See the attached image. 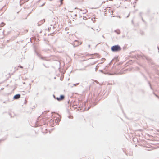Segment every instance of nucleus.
I'll use <instances>...</instances> for the list:
<instances>
[{"mask_svg":"<svg viewBox=\"0 0 159 159\" xmlns=\"http://www.w3.org/2000/svg\"><path fill=\"white\" fill-rule=\"evenodd\" d=\"M40 116H39L37 119V120L35 122V125L37 126H40L43 125L46 123V122H44V119H42L41 120H39V118Z\"/></svg>","mask_w":159,"mask_h":159,"instance_id":"obj_1","label":"nucleus"},{"mask_svg":"<svg viewBox=\"0 0 159 159\" xmlns=\"http://www.w3.org/2000/svg\"><path fill=\"white\" fill-rule=\"evenodd\" d=\"M111 50L113 52H117L120 51L121 48L118 45H115L111 47Z\"/></svg>","mask_w":159,"mask_h":159,"instance_id":"obj_2","label":"nucleus"},{"mask_svg":"<svg viewBox=\"0 0 159 159\" xmlns=\"http://www.w3.org/2000/svg\"><path fill=\"white\" fill-rule=\"evenodd\" d=\"M35 52L36 54L41 59L45 60V61H48V60H47L46 59V57H43L41 55L39 54L38 52H37L36 50H35Z\"/></svg>","mask_w":159,"mask_h":159,"instance_id":"obj_3","label":"nucleus"},{"mask_svg":"<svg viewBox=\"0 0 159 159\" xmlns=\"http://www.w3.org/2000/svg\"><path fill=\"white\" fill-rule=\"evenodd\" d=\"M82 43V42L75 40L73 42V44L74 47H76L81 44Z\"/></svg>","mask_w":159,"mask_h":159,"instance_id":"obj_4","label":"nucleus"},{"mask_svg":"<svg viewBox=\"0 0 159 159\" xmlns=\"http://www.w3.org/2000/svg\"><path fill=\"white\" fill-rule=\"evenodd\" d=\"M20 97L21 95L20 94H17L14 96L13 99L14 100H17L20 98Z\"/></svg>","mask_w":159,"mask_h":159,"instance_id":"obj_5","label":"nucleus"},{"mask_svg":"<svg viewBox=\"0 0 159 159\" xmlns=\"http://www.w3.org/2000/svg\"><path fill=\"white\" fill-rule=\"evenodd\" d=\"M88 55L92 56L93 58H95L96 57H99L100 56L98 53H95L93 54H88Z\"/></svg>","mask_w":159,"mask_h":159,"instance_id":"obj_6","label":"nucleus"},{"mask_svg":"<svg viewBox=\"0 0 159 159\" xmlns=\"http://www.w3.org/2000/svg\"><path fill=\"white\" fill-rule=\"evenodd\" d=\"M53 121L54 123L53 125L52 124H50V125H51L52 126H54V124L55 123H56V125H58L59 124V122L60 121V120L58 119L57 120L56 119L55 120H54Z\"/></svg>","mask_w":159,"mask_h":159,"instance_id":"obj_7","label":"nucleus"},{"mask_svg":"<svg viewBox=\"0 0 159 159\" xmlns=\"http://www.w3.org/2000/svg\"><path fill=\"white\" fill-rule=\"evenodd\" d=\"M45 21V20L44 19L43 20H42L40 21L38 23V25L39 26H40Z\"/></svg>","mask_w":159,"mask_h":159,"instance_id":"obj_8","label":"nucleus"},{"mask_svg":"<svg viewBox=\"0 0 159 159\" xmlns=\"http://www.w3.org/2000/svg\"><path fill=\"white\" fill-rule=\"evenodd\" d=\"M51 27H49L48 28V31H50V30L51 29V28H52L53 29L54 28V26H53L52 24H51L50 25Z\"/></svg>","mask_w":159,"mask_h":159,"instance_id":"obj_9","label":"nucleus"},{"mask_svg":"<svg viewBox=\"0 0 159 159\" xmlns=\"http://www.w3.org/2000/svg\"><path fill=\"white\" fill-rule=\"evenodd\" d=\"M5 25V24L4 22H2L0 24V27H3Z\"/></svg>","mask_w":159,"mask_h":159,"instance_id":"obj_10","label":"nucleus"},{"mask_svg":"<svg viewBox=\"0 0 159 159\" xmlns=\"http://www.w3.org/2000/svg\"><path fill=\"white\" fill-rule=\"evenodd\" d=\"M64 98V96L63 95H61L60 96V100H62Z\"/></svg>","mask_w":159,"mask_h":159,"instance_id":"obj_11","label":"nucleus"},{"mask_svg":"<svg viewBox=\"0 0 159 159\" xmlns=\"http://www.w3.org/2000/svg\"><path fill=\"white\" fill-rule=\"evenodd\" d=\"M55 99H57L58 101H60V97H56Z\"/></svg>","mask_w":159,"mask_h":159,"instance_id":"obj_12","label":"nucleus"},{"mask_svg":"<svg viewBox=\"0 0 159 159\" xmlns=\"http://www.w3.org/2000/svg\"><path fill=\"white\" fill-rule=\"evenodd\" d=\"M48 111H44V112H43V113H42V114H44V113H47V112H48Z\"/></svg>","mask_w":159,"mask_h":159,"instance_id":"obj_13","label":"nucleus"},{"mask_svg":"<svg viewBox=\"0 0 159 159\" xmlns=\"http://www.w3.org/2000/svg\"><path fill=\"white\" fill-rule=\"evenodd\" d=\"M45 4V3H44L43 4H42V5L40 6V7H43V6Z\"/></svg>","mask_w":159,"mask_h":159,"instance_id":"obj_14","label":"nucleus"},{"mask_svg":"<svg viewBox=\"0 0 159 159\" xmlns=\"http://www.w3.org/2000/svg\"><path fill=\"white\" fill-rule=\"evenodd\" d=\"M43 66H44L45 67H46V68H48V66H46L45 65V64H44V63H43Z\"/></svg>","mask_w":159,"mask_h":159,"instance_id":"obj_15","label":"nucleus"},{"mask_svg":"<svg viewBox=\"0 0 159 159\" xmlns=\"http://www.w3.org/2000/svg\"><path fill=\"white\" fill-rule=\"evenodd\" d=\"M4 139H0V143L2 141L4 140Z\"/></svg>","mask_w":159,"mask_h":159,"instance_id":"obj_16","label":"nucleus"},{"mask_svg":"<svg viewBox=\"0 0 159 159\" xmlns=\"http://www.w3.org/2000/svg\"><path fill=\"white\" fill-rule=\"evenodd\" d=\"M19 67L20 68H23V67L22 66H19Z\"/></svg>","mask_w":159,"mask_h":159,"instance_id":"obj_17","label":"nucleus"},{"mask_svg":"<svg viewBox=\"0 0 159 159\" xmlns=\"http://www.w3.org/2000/svg\"><path fill=\"white\" fill-rule=\"evenodd\" d=\"M79 84V83H77V84H75L74 85H75V86H76V85H78Z\"/></svg>","mask_w":159,"mask_h":159,"instance_id":"obj_18","label":"nucleus"},{"mask_svg":"<svg viewBox=\"0 0 159 159\" xmlns=\"http://www.w3.org/2000/svg\"><path fill=\"white\" fill-rule=\"evenodd\" d=\"M53 97H54V98L55 99V98H56V97H55V95H53Z\"/></svg>","mask_w":159,"mask_h":159,"instance_id":"obj_19","label":"nucleus"},{"mask_svg":"<svg viewBox=\"0 0 159 159\" xmlns=\"http://www.w3.org/2000/svg\"><path fill=\"white\" fill-rule=\"evenodd\" d=\"M88 46L89 48H90V46H91V45H90V44H89V45H88Z\"/></svg>","mask_w":159,"mask_h":159,"instance_id":"obj_20","label":"nucleus"},{"mask_svg":"<svg viewBox=\"0 0 159 159\" xmlns=\"http://www.w3.org/2000/svg\"><path fill=\"white\" fill-rule=\"evenodd\" d=\"M3 103H7V102L6 101H4L3 102Z\"/></svg>","mask_w":159,"mask_h":159,"instance_id":"obj_21","label":"nucleus"},{"mask_svg":"<svg viewBox=\"0 0 159 159\" xmlns=\"http://www.w3.org/2000/svg\"><path fill=\"white\" fill-rule=\"evenodd\" d=\"M58 70H59V71H60V67L58 68Z\"/></svg>","mask_w":159,"mask_h":159,"instance_id":"obj_22","label":"nucleus"},{"mask_svg":"<svg viewBox=\"0 0 159 159\" xmlns=\"http://www.w3.org/2000/svg\"><path fill=\"white\" fill-rule=\"evenodd\" d=\"M26 30L27 32L28 31V30Z\"/></svg>","mask_w":159,"mask_h":159,"instance_id":"obj_23","label":"nucleus"},{"mask_svg":"<svg viewBox=\"0 0 159 159\" xmlns=\"http://www.w3.org/2000/svg\"><path fill=\"white\" fill-rule=\"evenodd\" d=\"M62 4V2H60V4Z\"/></svg>","mask_w":159,"mask_h":159,"instance_id":"obj_24","label":"nucleus"},{"mask_svg":"<svg viewBox=\"0 0 159 159\" xmlns=\"http://www.w3.org/2000/svg\"><path fill=\"white\" fill-rule=\"evenodd\" d=\"M56 78V77H54V79H55Z\"/></svg>","mask_w":159,"mask_h":159,"instance_id":"obj_25","label":"nucleus"},{"mask_svg":"<svg viewBox=\"0 0 159 159\" xmlns=\"http://www.w3.org/2000/svg\"><path fill=\"white\" fill-rule=\"evenodd\" d=\"M50 1H52V0H49Z\"/></svg>","mask_w":159,"mask_h":159,"instance_id":"obj_26","label":"nucleus"}]
</instances>
